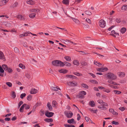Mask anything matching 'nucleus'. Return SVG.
I'll list each match as a JSON object with an SVG mask.
<instances>
[{"label":"nucleus","mask_w":127,"mask_h":127,"mask_svg":"<svg viewBox=\"0 0 127 127\" xmlns=\"http://www.w3.org/2000/svg\"><path fill=\"white\" fill-rule=\"evenodd\" d=\"M52 64L54 65L62 66L64 65L63 62L59 60H56L52 62Z\"/></svg>","instance_id":"f257e3e1"},{"label":"nucleus","mask_w":127,"mask_h":127,"mask_svg":"<svg viewBox=\"0 0 127 127\" xmlns=\"http://www.w3.org/2000/svg\"><path fill=\"white\" fill-rule=\"evenodd\" d=\"M106 75L107 78L109 79L114 80L116 78V76L115 75L111 73H107Z\"/></svg>","instance_id":"f03ea898"},{"label":"nucleus","mask_w":127,"mask_h":127,"mask_svg":"<svg viewBox=\"0 0 127 127\" xmlns=\"http://www.w3.org/2000/svg\"><path fill=\"white\" fill-rule=\"evenodd\" d=\"M86 94V92L84 91H82L80 92L79 95L77 96V97L79 98H82L83 97V96Z\"/></svg>","instance_id":"7ed1b4c3"},{"label":"nucleus","mask_w":127,"mask_h":127,"mask_svg":"<svg viewBox=\"0 0 127 127\" xmlns=\"http://www.w3.org/2000/svg\"><path fill=\"white\" fill-rule=\"evenodd\" d=\"M99 25L100 27L104 28L106 25L105 22L103 20H101L99 21Z\"/></svg>","instance_id":"20e7f679"},{"label":"nucleus","mask_w":127,"mask_h":127,"mask_svg":"<svg viewBox=\"0 0 127 127\" xmlns=\"http://www.w3.org/2000/svg\"><path fill=\"white\" fill-rule=\"evenodd\" d=\"M67 84L69 86H75L77 85V83L74 81L72 82L69 81L68 82H67Z\"/></svg>","instance_id":"39448f33"},{"label":"nucleus","mask_w":127,"mask_h":127,"mask_svg":"<svg viewBox=\"0 0 127 127\" xmlns=\"http://www.w3.org/2000/svg\"><path fill=\"white\" fill-rule=\"evenodd\" d=\"M64 113L66 115L67 117L69 118H71L73 115L72 113H68L67 111H65Z\"/></svg>","instance_id":"423d86ee"},{"label":"nucleus","mask_w":127,"mask_h":127,"mask_svg":"<svg viewBox=\"0 0 127 127\" xmlns=\"http://www.w3.org/2000/svg\"><path fill=\"white\" fill-rule=\"evenodd\" d=\"M45 115L48 117H52L54 114V113L52 112H46L45 113Z\"/></svg>","instance_id":"0eeeda50"},{"label":"nucleus","mask_w":127,"mask_h":127,"mask_svg":"<svg viewBox=\"0 0 127 127\" xmlns=\"http://www.w3.org/2000/svg\"><path fill=\"white\" fill-rule=\"evenodd\" d=\"M63 64H64V65L62 66V67H63L64 65L67 67H70L71 66V64L70 63L66 61L63 62Z\"/></svg>","instance_id":"6e6552de"},{"label":"nucleus","mask_w":127,"mask_h":127,"mask_svg":"<svg viewBox=\"0 0 127 127\" xmlns=\"http://www.w3.org/2000/svg\"><path fill=\"white\" fill-rule=\"evenodd\" d=\"M16 17L18 19L20 20H25L24 17L21 14L17 15Z\"/></svg>","instance_id":"1a4fd4ad"},{"label":"nucleus","mask_w":127,"mask_h":127,"mask_svg":"<svg viewBox=\"0 0 127 127\" xmlns=\"http://www.w3.org/2000/svg\"><path fill=\"white\" fill-rule=\"evenodd\" d=\"M59 72L61 73H66L68 72V70L64 69H61L59 70Z\"/></svg>","instance_id":"9d476101"},{"label":"nucleus","mask_w":127,"mask_h":127,"mask_svg":"<svg viewBox=\"0 0 127 127\" xmlns=\"http://www.w3.org/2000/svg\"><path fill=\"white\" fill-rule=\"evenodd\" d=\"M97 107L101 110H104L106 109V108L105 106L102 105L98 106Z\"/></svg>","instance_id":"9b49d317"},{"label":"nucleus","mask_w":127,"mask_h":127,"mask_svg":"<svg viewBox=\"0 0 127 127\" xmlns=\"http://www.w3.org/2000/svg\"><path fill=\"white\" fill-rule=\"evenodd\" d=\"M37 92V90L36 89L34 88H32V89L31 91L30 92V93L31 94H35Z\"/></svg>","instance_id":"f8f14e48"},{"label":"nucleus","mask_w":127,"mask_h":127,"mask_svg":"<svg viewBox=\"0 0 127 127\" xmlns=\"http://www.w3.org/2000/svg\"><path fill=\"white\" fill-rule=\"evenodd\" d=\"M67 122L69 124H75V122L74 121V119L72 118L70 120H67Z\"/></svg>","instance_id":"ddd939ff"},{"label":"nucleus","mask_w":127,"mask_h":127,"mask_svg":"<svg viewBox=\"0 0 127 127\" xmlns=\"http://www.w3.org/2000/svg\"><path fill=\"white\" fill-rule=\"evenodd\" d=\"M5 57L3 53L0 51V59L3 60L4 59Z\"/></svg>","instance_id":"4468645a"},{"label":"nucleus","mask_w":127,"mask_h":127,"mask_svg":"<svg viewBox=\"0 0 127 127\" xmlns=\"http://www.w3.org/2000/svg\"><path fill=\"white\" fill-rule=\"evenodd\" d=\"M89 110L91 112L95 113H96L97 111V109H95L94 108H90Z\"/></svg>","instance_id":"2eb2a0df"},{"label":"nucleus","mask_w":127,"mask_h":127,"mask_svg":"<svg viewBox=\"0 0 127 127\" xmlns=\"http://www.w3.org/2000/svg\"><path fill=\"white\" fill-rule=\"evenodd\" d=\"M108 82L110 84H112L113 85H118V84L116 83L115 82H114L112 80H109L108 81Z\"/></svg>","instance_id":"dca6fc26"},{"label":"nucleus","mask_w":127,"mask_h":127,"mask_svg":"<svg viewBox=\"0 0 127 127\" xmlns=\"http://www.w3.org/2000/svg\"><path fill=\"white\" fill-rule=\"evenodd\" d=\"M26 2L28 4L30 5H32L34 3L33 1L32 0H27L26 1Z\"/></svg>","instance_id":"f3484780"},{"label":"nucleus","mask_w":127,"mask_h":127,"mask_svg":"<svg viewBox=\"0 0 127 127\" xmlns=\"http://www.w3.org/2000/svg\"><path fill=\"white\" fill-rule=\"evenodd\" d=\"M8 1V0H0V5H1V2H2V4L3 5L5 4Z\"/></svg>","instance_id":"a211bd4d"},{"label":"nucleus","mask_w":127,"mask_h":127,"mask_svg":"<svg viewBox=\"0 0 127 127\" xmlns=\"http://www.w3.org/2000/svg\"><path fill=\"white\" fill-rule=\"evenodd\" d=\"M64 58L65 59L66 61L68 62H69L71 60V58L69 56H65L64 57Z\"/></svg>","instance_id":"6ab92c4d"},{"label":"nucleus","mask_w":127,"mask_h":127,"mask_svg":"<svg viewBox=\"0 0 127 127\" xmlns=\"http://www.w3.org/2000/svg\"><path fill=\"white\" fill-rule=\"evenodd\" d=\"M89 105L92 107H94L95 106V103L93 101H92L89 102Z\"/></svg>","instance_id":"aec40b11"},{"label":"nucleus","mask_w":127,"mask_h":127,"mask_svg":"<svg viewBox=\"0 0 127 127\" xmlns=\"http://www.w3.org/2000/svg\"><path fill=\"white\" fill-rule=\"evenodd\" d=\"M51 89L55 91H57V90H58V89H59L60 90V89L59 88V87H51Z\"/></svg>","instance_id":"412c9836"},{"label":"nucleus","mask_w":127,"mask_h":127,"mask_svg":"<svg viewBox=\"0 0 127 127\" xmlns=\"http://www.w3.org/2000/svg\"><path fill=\"white\" fill-rule=\"evenodd\" d=\"M73 64L75 65L78 66L79 64V63L77 60H74L73 61Z\"/></svg>","instance_id":"4be33fe9"},{"label":"nucleus","mask_w":127,"mask_h":127,"mask_svg":"<svg viewBox=\"0 0 127 127\" xmlns=\"http://www.w3.org/2000/svg\"><path fill=\"white\" fill-rule=\"evenodd\" d=\"M44 120L45 121L48 122H50L53 121V119L51 118L45 119H44Z\"/></svg>","instance_id":"5701e85b"},{"label":"nucleus","mask_w":127,"mask_h":127,"mask_svg":"<svg viewBox=\"0 0 127 127\" xmlns=\"http://www.w3.org/2000/svg\"><path fill=\"white\" fill-rule=\"evenodd\" d=\"M63 41L62 42L66 44H68L69 42L70 43L71 41L68 40H62Z\"/></svg>","instance_id":"b1692460"},{"label":"nucleus","mask_w":127,"mask_h":127,"mask_svg":"<svg viewBox=\"0 0 127 127\" xmlns=\"http://www.w3.org/2000/svg\"><path fill=\"white\" fill-rule=\"evenodd\" d=\"M126 28L124 27H123L121 29V31L122 33H124L126 32Z\"/></svg>","instance_id":"393cba45"},{"label":"nucleus","mask_w":127,"mask_h":127,"mask_svg":"<svg viewBox=\"0 0 127 127\" xmlns=\"http://www.w3.org/2000/svg\"><path fill=\"white\" fill-rule=\"evenodd\" d=\"M35 13H33L29 14V16L30 17L32 18L35 17Z\"/></svg>","instance_id":"a878e982"},{"label":"nucleus","mask_w":127,"mask_h":127,"mask_svg":"<svg viewBox=\"0 0 127 127\" xmlns=\"http://www.w3.org/2000/svg\"><path fill=\"white\" fill-rule=\"evenodd\" d=\"M47 106L48 107V109L50 111L52 110V108L51 106L50 105V103L49 102L47 103Z\"/></svg>","instance_id":"bb28decb"},{"label":"nucleus","mask_w":127,"mask_h":127,"mask_svg":"<svg viewBox=\"0 0 127 127\" xmlns=\"http://www.w3.org/2000/svg\"><path fill=\"white\" fill-rule=\"evenodd\" d=\"M71 19L73 20V21L76 23L77 24H79L80 23V22L79 21L75 18H72Z\"/></svg>","instance_id":"cd10ccee"},{"label":"nucleus","mask_w":127,"mask_h":127,"mask_svg":"<svg viewBox=\"0 0 127 127\" xmlns=\"http://www.w3.org/2000/svg\"><path fill=\"white\" fill-rule=\"evenodd\" d=\"M121 9L124 10H126L127 9V5H125L121 7Z\"/></svg>","instance_id":"c85d7f7f"},{"label":"nucleus","mask_w":127,"mask_h":127,"mask_svg":"<svg viewBox=\"0 0 127 127\" xmlns=\"http://www.w3.org/2000/svg\"><path fill=\"white\" fill-rule=\"evenodd\" d=\"M69 0H63V2L64 4L66 5H67L69 4Z\"/></svg>","instance_id":"c756f323"},{"label":"nucleus","mask_w":127,"mask_h":127,"mask_svg":"<svg viewBox=\"0 0 127 127\" xmlns=\"http://www.w3.org/2000/svg\"><path fill=\"white\" fill-rule=\"evenodd\" d=\"M5 25L6 27H10L11 26V24L9 23L5 22Z\"/></svg>","instance_id":"7c9ffc66"},{"label":"nucleus","mask_w":127,"mask_h":127,"mask_svg":"<svg viewBox=\"0 0 127 127\" xmlns=\"http://www.w3.org/2000/svg\"><path fill=\"white\" fill-rule=\"evenodd\" d=\"M101 72H104L106 71L108 69L106 67H103L101 68Z\"/></svg>","instance_id":"2f4dec72"},{"label":"nucleus","mask_w":127,"mask_h":127,"mask_svg":"<svg viewBox=\"0 0 127 127\" xmlns=\"http://www.w3.org/2000/svg\"><path fill=\"white\" fill-rule=\"evenodd\" d=\"M113 92L115 94H119L121 93V92L120 91L116 90L113 91Z\"/></svg>","instance_id":"473e14b6"},{"label":"nucleus","mask_w":127,"mask_h":127,"mask_svg":"<svg viewBox=\"0 0 127 127\" xmlns=\"http://www.w3.org/2000/svg\"><path fill=\"white\" fill-rule=\"evenodd\" d=\"M73 74L78 76H82V74H80L78 72H74L73 73Z\"/></svg>","instance_id":"72a5a7b5"},{"label":"nucleus","mask_w":127,"mask_h":127,"mask_svg":"<svg viewBox=\"0 0 127 127\" xmlns=\"http://www.w3.org/2000/svg\"><path fill=\"white\" fill-rule=\"evenodd\" d=\"M119 75L120 77H123L125 76V74L123 72H119Z\"/></svg>","instance_id":"f704fd0d"},{"label":"nucleus","mask_w":127,"mask_h":127,"mask_svg":"<svg viewBox=\"0 0 127 127\" xmlns=\"http://www.w3.org/2000/svg\"><path fill=\"white\" fill-rule=\"evenodd\" d=\"M2 68L4 69V70H7L8 69V67L7 65L3 64L2 65Z\"/></svg>","instance_id":"c9c22d12"},{"label":"nucleus","mask_w":127,"mask_h":127,"mask_svg":"<svg viewBox=\"0 0 127 127\" xmlns=\"http://www.w3.org/2000/svg\"><path fill=\"white\" fill-rule=\"evenodd\" d=\"M109 111L110 112H111L113 114L116 115V114H117V113H116L114 112V110L112 109H109Z\"/></svg>","instance_id":"e433bc0d"},{"label":"nucleus","mask_w":127,"mask_h":127,"mask_svg":"<svg viewBox=\"0 0 127 127\" xmlns=\"http://www.w3.org/2000/svg\"><path fill=\"white\" fill-rule=\"evenodd\" d=\"M57 104V102L53 100L52 101V105L53 107H55Z\"/></svg>","instance_id":"4c0bfd02"},{"label":"nucleus","mask_w":127,"mask_h":127,"mask_svg":"<svg viewBox=\"0 0 127 127\" xmlns=\"http://www.w3.org/2000/svg\"><path fill=\"white\" fill-rule=\"evenodd\" d=\"M25 105L23 104L22 106L20 109V111L21 112H22L23 111V109L24 107H25Z\"/></svg>","instance_id":"58836bf2"},{"label":"nucleus","mask_w":127,"mask_h":127,"mask_svg":"<svg viewBox=\"0 0 127 127\" xmlns=\"http://www.w3.org/2000/svg\"><path fill=\"white\" fill-rule=\"evenodd\" d=\"M19 67L22 69H24L25 68V66L21 64L19 65Z\"/></svg>","instance_id":"ea45409f"},{"label":"nucleus","mask_w":127,"mask_h":127,"mask_svg":"<svg viewBox=\"0 0 127 127\" xmlns=\"http://www.w3.org/2000/svg\"><path fill=\"white\" fill-rule=\"evenodd\" d=\"M64 126L65 127H75L74 125H68L67 124H64Z\"/></svg>","instance_id":"a19ab883"},{"label":"nucleus","mask_w":127,"mask_h":127,"mask_svg":"<svg viewBox=\"0 0 127 127\" xmlns=\"http://www.w3.org/2000/svg\"><path fill=\"white\" fill-rule=\"evenodd\" d=\"M103 91L106 92L107 93H108L110 92L111 90L109 89H106L105 88L103 90Z\"/></svg>","instance_id":"79ce46f5"},{"label":"nucleus","mask_w":127,"mask_h":127,"mask_svg":"<svg viewBox=\"0 0 127 127\" xmlns=\"http://www.w3.org/2000/svg\"><path fill=\"white\" fill-rule=\"evenodd\" d=\"M24 105H25V109H29L30 108L29 105L26 104H24Z\"/></svg>","instance_id":"37998d69"},{"label":"nucleus","mask_w":127,"mask_h":127,"mask_svg":"<svg viewBox=\"0 0 127 127\" xmlns=\"http://www.w3.org/2000/svg\"><path fill=\"white\" fill-rule=\"evenodd\" d=\"M108 86H109L110 87L112 88H113L115 89H117V87L116 86H115L114 85H111L110 84H108Z\"/></svg>","instance_id":"c03bdc74"},{"label":"nucleus","mask_w":127,"mask_h":127,"mask_svg":"<svg viewBox=\"0 0 127 127\" xmlns=\"http://www.w3.org/2000/svg\"><path fill=\"white\" fill-rule=\"evenodd\" d=\"M6 84L9 87H11L12 86V84L10 82H6Z\"/></svg>","instance_id":"a18cd8bd"},{"label":"nucleus","mask_w":127,"mask_h":127,"mask_svg":"<svg viewBox=\"0 0 127 127\" xmlns=\"http://www.w3.org/2000/svg\"><path fill=\"white\" fill-rule=\"evenodd\" d=\"M97 102L100 105H102L103 103V101L101 100H99L97 101Z\"/></svg>","instance_id":"49530a36"},{"label":"nucleus","mask_w":127,"mask_h":127,"mask_svg":"<svg viewBox=\"0 0 127 127\" xmlns=\"http://www.w3.org/2000/svg\"><path fill=\"white\" fill-rule=\"evenodd\" d=\"M82 86L86 88H87L88 87V86L86 84L83 83L81 84Z\"/></svg>","instance_id":"de8ad7c7"},{"label":"nucleus","mask_w":127,"mask_h":127,"mask_svg":"<svg viewBox=\"0 0 127 127\" xmlns=\"http://www.w3.org/2000/svg\"><path fill=\"white\" fill-rule=\"evenodd\" d=\"M85 13L86 14L88 15H90L92 14V13L91 12L88 11H85Z\"/></svg>","instance_id":"09e8293b"},{"label":"nucleus","mask_w":127,"mask_h":127,"mask_svg":"<svg viewBox=\"0 0 127 127\" xmlns=\"http://www.w3.org/2000/svg\"><path fill=\"white\" fill-rule=\"evenodd\" d=\"M111 32L112 33L111 35L115 34L116 35H119V34L117 33L114 30L112 31Z\"/></svg>","instance_id":"8fccbe9b"},{"label":"nucleus","mask_w":127,"mask_h":127,"mask_svg":"<svg viewBox=\"0 0 127 127\" xmlns=\"http://www.w3.org/2000/svg\"><path fill=\"white\" fill-rule=\"evenodd\" d=\"M26 95V94L25 93H23L21 94L20 95V97L21 98H23V97H25Z\"/></svg>","instance_id":"3c124183"},{"label":"nucleus","mask_w":127,"mask_h":127,"mask_svg":"<svg viewBox=\"0 0 127 127\" xmlns=\"http://www.w3.org/2000/svg\"><path fill=\"white\" fill-rule=\"evenodd\" d=\"M31 32L29 31H27L26 32L24 33L25 35V36H27L28 35V34H30Z\"/></svg>","instance_id":"603ef678"},{"label":"nucleus","mask_w":127,"mask_h":127,"mask_svg":"<svg viewBox=\"0 0 127 127\" xmlns=\"http://www.w3.org/2000/svg\"><path fill=\"white\" fill-rule=\"evenodd\" d=\"M16 96V95H15V93L14 92H13L12 93V96L13 98H15Z\"/></svg>","instance_id":"864d4df0"},{"label":"nucleus","mask_w":127,"mask_h":127,"mask_svg":"<svg viewBox=\"0 0 127 127\" xmlns=\"http://www.w3.org/2000/svg\"><path fill=\"white\" fill-rule=\"evenodd\" d=\"M112 124H113L115 125H118L119 124L117 122H115V121H113L112 122Z\"/></svg>","instance_id":"5fc2aeb1"},{"label":"nucleus","mask_w":127,"mask_h":127,"mask_svg":"<svg viewBox=\"0 0 127 127\" xmlns=\"http://www.w3.org/2000/svg\"><path fill=\"white\" fill-rule=\"evenodd\" d=\"M14 50L15 52L18 53L19 52V49L17 47L14 48Z\"/></svg>","instance_id":"6e6d98bb"},{"label":"nucleus","mask_w":127,"mask_h":127,"mask_svg":"<svg viewBox=\"0 0 127 127\" xmlns=\"http://www.w3.org/2000/svg\"><path fill=\"white\" fill-rule=\"evenodd\" d=\"M77 120L78 121H79V120L80 119V118H81L79 114H77Z\"/></svg>","instance_id":"4d7b16f0"},{"label":"nucleus","mask_w":127,"mask_h":127,"mask_svg":"<svg viewBox=\"0 0 127 127\" xmlns=\"http://www.w3.org/2000/svg\"><path fill=\"white\" fill-rule=\"evenodd\" d=\"M79 53L80 54H86V52H85L84 51H79Z\"/></svg>","instance_id":"13d9d810"},{"label":"nucleus","mask_w":127,"mask_h":127,"mask_svg":"<svg viewBox=\"0 0 127 127\" xmlns=\"http://www.w3.org/2000/svg\"><path fill=\"white\" fill-rule=\"evenodd\" d=\"M23 103V101H21L19 103V104H18V107L19 108L20 106H21V105Z\"/></svg>","instance_id":"bf43d9fd"},{"label":"nucleus","mask_w":127,"mask_h":127,"mask_svg":"<svg viewBox=\"0 0 127 127\" xmlns=\"http://www.w3.org/2000/svg\"><path fill=\"white\" fill-rule=\"evenodd\" d=\"M7 70L9 73L11 72L12 71V70L10 68H8Z\"/></svg>","instance_id":"052dcab7"},{"label":"nucleus","mask_w":127,"mask_h":127,"mask_svg":"<svg viewBox=\"0 0 127 127\" xmlns=\"http://www.w3.org/2000/svg\"><path fill=\"white\" fill-rule=\"evenodd\" d=\"M10 32H11L12 33L16 32V30H15L14 29H13L11 30L10 31Z\"/></svg>","instance_id":"680f3d73"},{"label":"nucleus","mask_w":127,"mask_h":127,"mask_svg":"<svg viewBox=\"0 0 127 127\" xmlns=\"http://www.w3.org/2000/svg\"><path fill=\"white\" fill-rule=\"evenodd\" d=\"M73 75H66V77H67L71 79Z\"/></svg>","instance_id":"e2e57ef3"},{"label":"nucleus","mask_w":127,"mask_h":127,"mask_svg":"<svg viewBox=\"0 0 127 127\" xmlns=\"http://www.w3.org/2000/svg\"><path fill=\"white\" fill-rule=\"evenodd\" d=\"M119 109L122 111H124L125 109V108L123 107H121L119 108Z\"/></svg>","instance_id":"0e129e2a"},{"label":"nucleus","mask_w":127,"mask_h":127,"mask_svg":"<svg viewBox=\"0 0 127 127\" xmlns=\"http://www.w3.org/2000/svg\"><path fill=\"white\" fill-rule=\"evenodd\" d=\"M31 95H29L27 97V99L29 100H30L31 99Z\"/></svg>","instance_id":"69168bd1"},{"label":"nucleus","mask_w":127,"mask_h":127,"mask_svg":"<svg viewBox=\"0 0 127 127\" xmlns=\"http://www.w3.org/2000/svg\"><path fill=\"white\" fill-rule=\"evenodd\" d=\"M18 5V3L17 2L15 3L14 4L12 5V7H14L17 6Z\"/></svg>","instance_id":"338daca9"},{"label":"nucleus","mask_w":127,"mask_h":127,"mask_svg":"<svg viewBox=\"0 0 127 127\" xmlns=\"http://www.w3.org/2000/svg\"><path fill=\"white\" fill-rule=\"evenodd\" d=\"M86 20L87 21V22H88L89 24L91 23V22L90 20L89 19H88V18L87 19H86Z\"/></svg>","instance_id":"774afa93"}]
</instances>
